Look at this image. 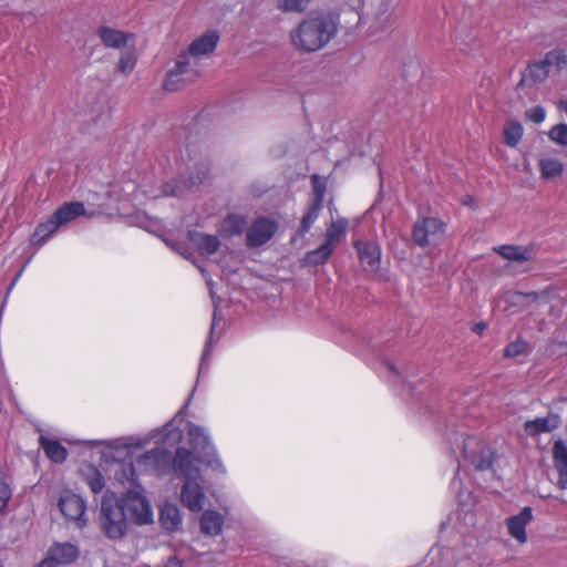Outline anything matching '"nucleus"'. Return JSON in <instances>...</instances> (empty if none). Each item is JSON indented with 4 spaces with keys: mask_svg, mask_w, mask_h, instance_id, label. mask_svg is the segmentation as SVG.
I'll return each instance as SVG.
<instances>
[{
    "mask_svg": "<svg viewBox=\"0 0 567 567\" xmlns=\"http://www.w3.org/2000/svg\"><path fill=\"white\" fill-rule=\"evenodd\" d=\"M339 24L337 13L312 11L291 31V43L299 51L317 52L337 35Z\"/></svg>",
    "mask_w": 567,
    "mask_h": 567,
    "instance_id": "obj_1",
    "label": "nucleus"
},
{
    "mask_svg": "<svg viewBox=\"0 0 567 567\" xmlns=\"http://www.w3.org/2000/svg\"><path fill=\"white\" fill-rule=\"evenodd\" d=\"M172 465L174 474L185 480L181 488L182 504L192 513L202 512L205 505L206 494L194 452L186 447H178L175 451Z\"/></svg>",
    "mask_w": 567,
    "mask_h": 567,
    "instance_id": "obj_2",
    "label": "nucleus"
},
{
    "mask_svg": "<svg viewBox=\"0 0 567 567\" xmlns=\"http://www.w3.org/2000/svg\"><path fill=\"white\" fill-rule=\"evenodd\" d=\"M450 444L453 454L458 452L476 470L485 471L491 467L494 454L478 437L457 432L450 437Z\"/></svg>",
    "mask_w": 567,
    "mask_h": 567,
    "instance_id": "obj_3",
    "label": "nucleus"
},
{
    "mask_svg": "<svg viewBox=\"0 0 567 567\" xmlns=\"http://www.w3.org/2000/svg\"><path fill=\"white\" fill-rule=\"evenodd\" d=\"M359 21L374 34L388 30L394 22V11L399 0H360Z\"/></svg>",
    "mask_w": 567,
    "mask_h": 567,
    "instance_id": "obj_4",
    "label": "nucleus"
},
{
    "mask_svg": "<svg viewBox=\"0 0 567 567\" xmlns=\"http://www.w3.org/2000/svg\"><path fill=\"white\" fill-rule=\"evenodd\" d=\"M167 455L168 453L165 449L155 447L140 455L135 463H118L115 478L123 485H135L138 473L159 471V466L166 461Z\"/></svg>",
    "mask_w": 567,
    "mask_h": 567,
    "instance_id": "obj_5",
    "label": "nucleus"
},
{
    "mask_svg": "<svg viewBox=\"0 0 567 567\" xmlns=\"http://www.w3.org/2000/svg\"><path fill=\"white\" fill-rule=\"evenodd\" d=\"M187 434L189 444L198 455V457L195 456L196 464L200 462L213 471L225 474L226 468L206 429L196 424H189Z\"/></svg>",
    "mask_w": 567,
    "mask_h": 567,
    "instance_id": "obj_6",
    "label": "nucleus"
},
{
    "mask_svg": "<svg viewBox=\"0 0 567 567\" xmlns=\"http://www.w3.org/2000/svg\"><path fill=\"white\" fill-rule=\"evenodd\" d=\"M100 525L111 539L122 538L127 528V518L120 503L104 496L101 503Z\"/></svg>",
    "mask_w": 567,
    "mask_h": 567,
    "instance_id": "obj_7",
    "label": "nucleus"
},
{
    "mask_svg": "<svg viewBox=\"0 0 567 567\" xmlns=\"http://www.w3.org/2000/svg\"><path fill=\"white\" fill-rule=\"evenodd\" d=\"M135 488L127 489L118 502L127 519L136 525H146L153 522V509L143 495L141 486L135 483Z\"/></svg>",
    "mask_w": 567,
    "mask_h": 567,
    "instance_id": "obj_8",
    "label": "nucleus"
},
{
    "mask_svg": "<svg viewBox=\"0 0 567 567\" xmlns=\"http://www.w3.org/2000/svg\"><path fill=\"white\" fill-rule=\"evenodd\" d=\"M446 224L436 217H423L416 220L412 231L414 243L425 248L440 244L445 235Z\"/></svg>",
    "mask_w": 567,
    "mask_h": 567,
    "instance_id": "obj_9",
    "label": "nucleus"
},
{
    "mask_svg": "<svg viewBox=\"0 0 567 567\" xmlns=\"http://www.w3.org/2000/svg\"><path fill=\"white\" fill-rule=\"evenodd\" d=\"M166 429H164L165 431ZM163 430H154L150 434L145 436H128V437H121L110 441L101 442L102 444H105L111 451H113L116 455L121 456L124 454L125 456L132 457L134 452L137 450H141L150 444L152 440H156L158 443L159 441H163L164 435L162 434ZM97 444L100 442H96Z\"/></svg>",
    "mask_w": 567,
    "mask_h": 567,
    "instance_id": "obj_10",
    "label": "nucleus"
},
{
    "mask_svg": "<svg viewBox=\"0 0 567 567\" xmlns=\"http://www.w3.org/2000/svg\"><path fill=\"white\" fill-rule=\"evenodd\" d=\"M58 506L68 520H74L79 527H84L86 525V507L85 502L81 496L70 491H64L59 498Z\"/></svg>",
    "mask_w": 567,
    "mask_h": 567,
    "instance_id": "obj_11",
    "label": "nucleus"
},
{
    "mask_svg": "<svg viewBox=\"0 0 567 567\" xmlns=\"http://www.w3.org/2000/svg\"><path fill=\"white\" fill-rule=\"evenodd\" d=\"M278 224L269 217L257 218L247 229L246 245L249 248H257L268 243L276 231Z\"/></svg>",
    "mask_w": 567,
    "mask_h": 567,
    "instance_id": "obj_12",
    "label": "nucleus"
},
{
    "mask_svg": "<svg viewBox=\"0 0 567 567\" xmlns=\"http://www.w3.org/2000/svg\"><path fill=\"white\" fill-rule=\"evenodd\" d=\"M538 167L542 179L557 183L563 178L565 173V163L561 153L557 151L542 153L538 157Z\"/></svg>",
    "mask_w": 567,
    "mask_h": 567,
    "instance_id": "obj_13",
    "label": "nucleus"
},
{
    "mask_svg": "<svg viewBox=\"0 0 567 567\" xmlns=\"http://www.w3.org/2000/svg\"><path fill=\"white\" fill-rule=\"evenodd\" d=\"M533 520V509L529 506H525L517 515L511 516L506 519V526L508 534L519 545L527 543L528 537L526 533V526Z\"/></svg>",
    "mask_w": 567,
    "mask_h": 567,
    "instance_id": "obj_14",
    "label": "nucleus"
},
{
    "mask_svg": "<svg viewBox=\"0 0 567 567\" xmlns=\"http://www.w3.org/2000/svg\"><path fill=\"white\" fill-rule=\"evenodd\" d=\"M360 262L365 271H377L381 262V249L371 240H357L354 243Z\"/></svg>",
    "mask_w": 567,
    "mask_h": 567,
    "instance_id": "obj_15",
    "label": "nucleus"
},
{
    "mask_svg": "<svg viewBox=\"0 0 567 567\" xmlns=\"http://www.w3.org/2000/svg\"><path fill=\"white\" fill-rule=\"evenodd\" d=\"M79 556V549L71 543L53 544L42 561H48L49 567H58L73 563Z\"/></svg>",
    "mask_w": 567,
    "mask_h": 567,
    "instance_id": "obj_16",
    "label": "nucleus"
},
{
    "mask_svg": "<svg viewBox=\"0 0 567 567\" xmlns=\"http://www.w3.org/2000/svg\"><path fill=\"white\" fill-rule=\"evenodd\" d=\"M319 179H320V177L318 175H316V174L312 175V183H313V188L316 192V197L309 204L307 212L305 213V215L301 219V225H300V234L301 235L309 231L312 224L318 219L321 208H322L324 187L321 188L318 186Z\"/></svg>",
    "mask_w": 567,
    "mask_h": 567,
    "instance_id": "obj_17",
    "label": "nucleus"
},
{
    "mask_svg": "<svg viewBox=\"0 0 567 567\" xmlns=\"http://www.w3.org/2000/svg\"><path fill=\"white\" fill-rule=\"evenodd\" d=\"M219 42V34L217 31L209 30L196 38L188 47V53L196 58L198 61L200 58L210 54Z\"/></svg>",
    "mask_w": 567,
    "mask_h": 567,
    "instance_id": "obj_18",
    "label": "nucleus"
},
{
    "mask_svg": "<svg viewBox=\"0 0 567 567\" xmlns=\"http://www.w3.org/2000/svg\"><path fill=\"white\" fill-rule=\"evenodd\" d=\"M96 33L105 47L113 49H123L134 39L132 33L105 25L100 27Z\"/></svg>",
    "mask_w": 567,
    "mask_h": 567,
    "instance_id": "obj_19",
    "label": "nucleus"
},
{
    "mask_svg": "<svg viewBox=\"0 0 567 567\" xmlns=\"http://www.w3.org/2000/svg\"><path fill=\"white\" fill-rule=\"evenodd\" d=\"M494 251L509 261L524 262L529 261L535 256V247L533 245H501L494 247Z\"/></svg>",
    "mask_w": 567,
    "mask_h": 567,
    "instance_id": "obj_20",
    "label": "nucleus"
},
{
    "mask_svg": "<svg viewBox=\"0 0 567 567\" xmlns=\"http://www.w3.org/2000/svg\"><path fill=\"white\" fill-rule=\"evenodd\" d=\"M159 522L164 529L176 532L182 526V515L178 506L174 503L165 502L159 507Z\"/></svg>",
    "mask_w": 567,
    "mask_h": 567,
    "instance_id": "obj_21",
    "label": "nucleus"
},
{
    "mask_svg": "<svg viewBox=\"0 0 567 567\" xmlns=\"http://www.w3.org/2000/svg\"><path fill=\"white\" fill-rule=\"evenodd\" d=\"M189 240L197 248L200 255H213L220 247V240L216 235L205 233H189Z\"/></svg>",
    "mask_w": 567,
    "mask_h": 567,
    "instance_id": "obj_22",
    "label": "nucleus"
},
{
    "mask_svg": "<svg viewBox=\"0 0 567 567\" xmlns=\"http://www.w3.org/2000/svg\"><path fill=\"white\" fill-rule=\"evenodd\" d=\"M174 66L190 82H193L200 72L199 61L187 51H183L176 56Z\"/></svg>",
    "mask_w": 567,
    "mask_h": 567,
    "instance_id": "obj_23",
    "label": "nucleus"
},
{
    "mask_svg": "<svg viewBox=\"0 0 567 567\" xmlns=\"http://www.w3.org/2000/svg\"><path fill=\"white\" fill-rule=\"evenodd\" d=\"M224 516L217 511H205L200 516V530L208 536H217L223 532Z\"/></svg>",
    "mask_w": 567,
    "mask_h": 567,
    "instance_id": "obj_24",
    "label": "nucleus"
},
{
    "mask_svg": "<svg viewBox=\"0 0 567 567\" xmlns=\"http://www.w3.org/2000/svg\"><path fill=\"white\" fill-rule=\"evenodd\" d=\"M84 214H85L84 205L79 202H72V203H64L61 207H59L54 212L52 217L56 221V224L61 227Z\"/></svg>",
    "mask_w": 567,
    "mask_h": 567,
    "instance_id": "obj_25",
    "label": "nucleus"
},
{
    "mask_svg": "<svg viewBox=\"0 0 567 567\" xmlns=\"http://www.w3.org/2000/svg\"><path fill=\"white\" fill-rule=\"evenodd\" d=\"M554 464L559 473L558 485L567 491V446L563 441L554 445Z\"/></svg>",
    "mask_w": 567,
    "mask_h": 567,
    "instance_id": "obj_26",
    "label": "nucleus"
},
{
    "mask_svg": "<svg viewBox=\"0 0 567 567\" xmlns=\"http://www.w3.org/2000/svg\"><path fill=\"white\" fill-rule=\"evenodd\" d=\"M554 464L559 473L558 485L567 491V446L563 441L554 445Z\"/></svg>",
    "mask_w": 567,
    "mask_h": 567,
    "instance_id": "obj_27",
    "label": "nucleus"
},
{
    "mask_svg": "<svg viewBox=\"0 0 567 567\" xmlns=\"http://www.w3.org/2000/svg\"><path fill=\"white\" fill-rule=\"evenodd\" d=\"M560 419L558 415H548L546 417H537L525 423V431L529 435H537L539 433L549 432L558 427Z\"/></svg>",
    "mask_w": 567,
    "mask_h": 567,
    "instance_id": "obj_28",
    "label": "nucleus"
},
{
    "mask_svg": "<svg viewBox=\"0 0 567 567\" xmlns=\"http://www.w3.org/2000/svg\"><path fill=\"white\" fill-rule=\"evenodd\" d=\"M39 443L48 458H50L52 462L62 463L66 460L68 451L60 442L50 440L44 435H40Z\"/></svg>",
    "mask_w": 567,
    "mask_h": 567,
    "instance_id": "obj_29",
    "label": "nucleus"
},
{
    "mask_svg": "<svg viewBox=\"0 0 567 567\" xmlns=\"http://www.w3.org/2000/svg\"><path fill=\"white\" fill-rule=\"evenodd\" d=\"M246 227L247 220L245 216L239 214H230L223 220L219 231L225 237H233L241 235Z\"/></svg>",
    "mask_w": 567,
    "mask_h": 567,
    "instance_id": "obj_30",
    "label": "nucleus"
},
{
    "mask_svg": "<svg viewBox=\"0 0 567 567\" xmlns=\"http://www.w3.org/2000/svg\"><path fill=\"white\" fill-rule=\"evenodd\" d=\"M200 272L203 274V276L205 277L206 279V282H207V286H208V289H209V293H210V297L214 301V316H213V323H212V328H210V333H209V339L205 346V349L203 351V355H202V360H200V367H199V373L202 372L203 368H204V364L205 362L208 360V358L210 357V353L213 351V344H212V337H213V332H214V329L216 327V322H217V303H216V300H215V291L213 289V280L212 278H209L205 271L204 268L202 267H198Z\"/></svg>",
    "mask_w": 567,
    "mask_h": 567,
    "instance_id": "obj_31",
    "label": "nucleus"
},
{
    "mask_svg": "<svg viewBox=\"0 0 567 567\" xmlns=\"http://www.w3.org/2000/svg\"><path fill=\"white\" fill-rule=\"evenodd\" d=\"M81 474L94 494L103 491L105 481L101 472L95 466L91 464L84 465L81 468Z\"/></svg>",
    "mask_w": 567,
    "mask_h": 567,
    "instance_id": "obj_32",
    "label": "nucleus"
},
{
    "mask_svg": "<svg viewBox=\"0 0 567 567\" xmlns=\"http://www.w3.org/2000/svg\"><path fill=\"white\" fill-rule=\"evenodd\" d=\"M59 225L51 216L47 221L41 223L37 226L31 243L33 245L42 246L58 229Z\"/></svg>",
    "mask_w": 567,
    "mask_h": 567,
    "instance_id": "obj_33",
    "label": "nucleus"
},
{
    "mask_svg": "<svg viewBox=\"0 0 567 567\" xmlns=\"http://www.w3.org/2000/svg\"><path fill=\"white\" fill-rule=\"evenodd\" d=\"M348 228V220L339 218L333 221L327 229L324 244H329L330 248L334 250L336 246L344 237Z\"/></svg>",
    "mask_w": 567,
    "mask_h": 567,
    "instance_id": "obj_34",
    "label": "nucleus"
},
{
    "mask_svg": "<svg viewBox=\"0 0 567 567\" xmlns=\"http://www.w3.org/2000/svg\"><path fill=\"white\" fill-rule=\"evenodd\" d=\"M524 128L523 125L514 120H508L504 124L503 134L504 141L507 146L516 147L522 137H523Z\"/></svg>",
    "mask_w": 567,
    "mask_h": 567,
    "instance_id": "obj_35",
    "label": "nucleus"
},
{
    "mask_svg": "<svg viewBox=\"0 0 567 567\" xmlns=\"http://www.w3.org/2000/svg\"><path fill=\"white\" fill-rule=\"evenodd\" d=\"M203 176L199 174L197 176H188L187 179H184L181 182V184L172 185L171 183H167L163 187V195L165 196H179L184 194V192L190 189L192 187L196 186L197 184L202 183Z\"/></svg>",
    "mask_w": 567,
    "mask_h": 567,
    "instance_id": "obj_36",
    "label": "nucleus"
},
{
    "mask_svg": "<svg viewBox=\"0 0 567 567\" xmlns=\"http://www.w3.org/2000/svg\"><path fill=\"white\" fill-rule=\"evenodd\" d=\"M550 68L546 63V60L537 61L534 63H530L526 70V73L524 74V80L533 82H540L544 81L548 74H549Z\"/></svg>",
    "mask_w": 567,
    "mask_h": 567,
    "instance_id": "obj_37",
    "label": "nucleus"
},
{
    "mask_svg": "<svg viewBox=\"0 0 567 567\" xmlns=\"http://www.w3.org/2000/svg\"><path fill=\"white\" fill-rule=\"evenodd\" d=\"M333 249L330 248L329 244H322L317 249L308 251L305 256V262L307 265L316 266L324 264L332 255Z\"/></svg>",
    "mask_w": 567,
    "mask_h": 567,
    "instance_id": "obj_38",
    "label": "nucleus"
},
{
    "mask_svg": "<svg viewBox=\"0 0 567 567\" xmlns=\"http://www.w3.org/2000/svg\"><path fill=\"white\" fill-rule=\"evenodd\" d=\"M190 83V81L186 80L184 78V74H182L177 68L173 66L164 81V89L169 92H174L183 87L185 84Z\"/></svg>",
    "mask_w": 567,
    "mask_h": 567,
    "instance_id": "obj_39",
    "label": "nucleus"
},
{
    "mask_svg": "<svg viewBox=\"0 0 567 567\" xmlns=\"http://www.w3.org/2000/svg\"><path fill=\"white\" fill-rule=\"evenodd\" d=\"M194 159L195 156H193L189 146L185 145L179 147L178 151L174 153V164L172 166H174L179 172H182L183 166H185V171H188L192 168L189 163Z\"/></svg>",
    "mask_w": 567,
    "mask_h": 567,
    "instance_id": "obj_40",
    "label": "nucleus"
},
{
    "mask_svg": "<svg viewBox=\"0 0 567 567\" xmlns=\"http://www.w3.org/2000/svg\"><path fill=\"white\" fill-rule=\"evenodd\" d=\"M530 351V344L523 338L518 337L516 340L506 346L504 355L506 358H516L518 355L528 354Z\"/></svg>",
    "mask_w": 567,
    "mask_h": 567,
    "instance_id": "obj_41",
    "label": "nucleus"
},
{
    "mask_svg": "<svg viewBox=\"0 0 567 567\" xmlns=\"http://www.w3.org/2000/svg\"><path fill=\"white\" fill-rule=\"evenodd\" d=\"M512 299H513V302H516L519 305H529L532 302H536L539 300L547 302L548 295L545 291H543V292H534L533 291V292H527V293L515 292V293H513Z\"/></svg>",
    "mask_w": 567,
    "mask_h": 567,
    "instance_id": "obj_42",
    "label": "nucleus"
},
{
    "mask_svg": "<svg viewBox=\"0 0 567 567\" xmlns=\"http://www.w3.org/2000/svg\"><path fill=\"white\" fill-rule=\"evenodd\" d=\"M546 63L549 68L561 70L567 66V54L563 50L549 51L545 56Z\"/></svg>",
    "mask_w": 567,
    "mask_h": 567,
    "instance_id": "obj_43",
    "label": "nucleus"
},
{
    "mask_svg": "<svg viewBox=\"0 0 567 567\" xmlns=\"http://www.w3.org/2000/svg\"><path fill=\"white\" fill-rule=\"evenodd\" d=\"M136 64V55L133 51H124L121 54V58L117 63V69L121 73L127 75L130 74Z\"/></svg>",
    "mask_w": 567,
    "mask_h": 567,
    "instance_id": "obj_44",
    "label": "nucleus"
},
{
    "mask_svg": "<svg viewBox=\"0 0 567 567\" xmlns=\"http://www.w3.org/2000/svg\"><path fill=\"white\" fill-rule=\"evenodd\" d=\"M309 0H277V8L282 12H302Z\"/></svg>",
    "mask_w": 567,
    "mask_h": 567,
    "instance_id": "obj_45",
    "label": "nucleus"
},
{
    "mask_svg": "<svg viewBox=\"0 0 567 567\" xmlns=\"http://www.w3.org/2000/svg\"><path fill=\"white\" fill-rule=\"evenodd\" d=\"M549 138L560 145L567 146V125L557 124L548 133Z\"/></svg>",
    "mask_w": 567,
    "mask_h": 567,
    "instance_id": "obj_46",
    "label": "nucleus"
},
{
    "mask_svg": "<svg viewBox=\"0 0 567 567\" xmlns=\"http://www.w3.org/2000/svg\"><path fill=\"white\" fill-rule=\"evenodd\" d=\"M526 118L539 124L546 118V110L540 105L534 106L526 111Z\"/></svg>",
    "mask_w": 567,
    "mask_h": 567,
    "instance_id": "obj_47",
    "label": "nucleus"
},
{
    "mask_svg": "<svg viewBox=\"0 0 567 567\" xmlns=\"http://www.w3.org/2000/svg\"><path fill=\"white\" fill-rule=\"evenodd\" d=\"M12 496L11 487L4 481H0V512H3Z\"/></svg>",
    "mask_w": 567,
    "mask_h": 567,
    "instance_id": "obj_48",
    "label": "nucleus"
},
{
    "mask_svg": "<svg viewBox=\"0 0 567 567\" xmlns=\"http://www.w3.org/2000/svg\"><path fill=\"white\" fill-rule=\"evenodd\" d=\"M382 364H383L384 370L389 374L388 378L392 382H394L396 380H401V374H400L399 370L396 369V367L392 362L385 360Z\"/></svg>",
    "mask_w": 567,
    "mask_h": 567,
    "instance_id": "obj_49",
    "label": "nucleus"
},
{
    "mask_svg": "<svg viewBox=\"0 0 567 567\" xmlns=\"http://www.w3.org/2000/svg\"><path fill=\"white\" fill-rule=\"evenodd\" d=\"M99 122H101L102 125H105L107 124L109 120H110V114L107 111L103 112L100 116H99Z\"/></svg>",
    "mask_w": 567,
    "mask_h": 567,
    "instance_id": "obj_50",
    "label": "nucleus"
},
{
    "mask_svg": "<svg viewBox=\"0 0 567 567\" xmlns=\"http://www.w3.org/2000/svg\"><path fill=\"white\" fill-rule=\"evenodd\" d=\"M172 247H173V249H175V250L179 251L182 255H184L185 258L189 259L192 254L187 255L186 251H182L177 245H172Z\"/></svg>",
    "mask_w": 567,
    "mask_h": 567,
    "instance_id": "obj_51",
    "label": "nucleus"
},
{
    "mask_svg": "<svg viewBox=\"0 0 567 567\" xmlns=\"http://www.w3.org/2000/svg\"><path fill=\"white\" fill-rule=\"evenodd\" d=\"M37 567H49L48 561H41Z\"/></svg>",
    "mask_w": 567,
    "mask_h": 567,
    "instance_id": "obj_52",
    "label": "nucleus"
},
{
    "mask_svg": "<svg viewBox=\"0 0 567 567\" xmlns=\"http://www.w3.org/2000/svg\"><path fill=\"white\" fill-rule=\"evenodd\" d=\"M20 275H21V272H20V274H18V276L16 277V279L12 281V286H13V285H16V282H17V280L19 279Z\"/></svg>",
    "mask_w": 567,
    "mask_h": 567,
    "instance_id": "obj_53",
    "label": "nucleus"
},
{
    "mask_svg": "<svg viewBox=\"0 0 567 567\" xmlns=\"http://www.w3.org/2000/svg\"><path fill=\"white\" fill-rule=\"evenodd\" d=\"M456 484H457V480H456V477H454V480H453V482H452V485L455 487V486H456Z\"/></svg>",
    "mask_w": 567,
    "mask_h": 567,
    "instance_id": "obj_54",
    "label": "nucleus"
},
{
    "mask_svg": "<svg viewBox=\"0 0 567 567\" xmlns=\"http://www.w3.org/2000/svg\"><path fill=\"white\" fill-rule=\"evenodd\" d=\"M151 197L152 198H157V197H159V194H152Z\"/></svg>",
    "mask_w": 567,
    "mask_h": 567,
    "instance_id": "obj_55",
    "label": "nucleus"
},
{
    "mask_svg": "<svg viewBox=\"0 0 567 567\" xmlns=\"http://www.w3.org/2000/svg\"><path fill=\"white\" fill-rule=\"evenodd\" d=\"M484 327H485L484 324H478V326H477V328H478L480 330H483V329H484Z\"/></svg>",
    "mask_w": 567,
    "mask_h": 567,
    "instance_id": "obj_56",
    "label": "nucleus"
},
{
    "mask_svg": "<svg viewBox=\"0 0 567 567\" xmlns=\"http://www.w3.org/2000/svg\"><path fill=\"white\" fill-rule=\"evenodd\" d=\"M0 567H3L2 563L0 561Z\"/></svg>",
    "mask_w": 567,
    "mask_h": 567,
    "instance_id": "obj_57",
    "label": "nucleus"
}]
</instances>
